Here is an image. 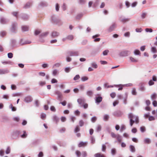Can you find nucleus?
Returning a JSON list of instances; mask_svg holds the SVG:
<instances>
[{
  "label": "nucleus",
  "instance_id": "obj_1",
  "mask_svg": "<svg viewBox=\"0 0 157 157\" xmlns=\"http://www.w3.org/2000/svg\"><path fill=\"white\" fill-rule=\"evenodd\" d=\"M128 118L130 119V125L131 127L132 126L135 122L136 124L139 123L138 117L134 115L132 113L128 114Z\"/></svg>",
  "mask_w": 157,
  "mask_h": 157
},
{
  "label": "nucleus",
  "instance_id": "obj_2",
  "mask_svg": "<svg viewBox=\"0 0 157 157\" xmlns=\"http://www.w3.org/2000/svg\"><path fill=\"white\" fill-rule=\"evenodd\" d=\"M51 22L55 24L60 25L61 24L60 20L55 15H52L51 16Z\"/></svg>",
  "mask_w": 157,
  "mask_h": 157
},
{
  "label": "nucleus",
  "instance_id": "obj_3",
  "mask_svg": "<svg viewBox=\"0 0 157 157\" xmlns=\"http://www.w3.org/2000/svg\"><path fill=\"white\" fill-rule=\"evenodd\" d=\"M131 54L130 51L127 50H123L120 52L119 55L121 57H126L128 56Z\"/></svg>",
  "mask_w": 157,
  "mask_h": 157
},
{
  "label": "nucleus",
  "instance_id": "obj_4",
  "mask_svg": "<svg viewBox=\"0 0 157 157\" xmlns=\"http://www.w3.org/2000/svg\"><path fill=\"white\" fill-rule=\"evenodd\" d=\"M21 134V131L16 130L13 132L11 134V137L13 139L18 138Z\"/></svg>",
  "mask_w": 157,
  "mask_h": 157
},
{
  "label": "nucleus",
  "instance_id": "obj_5",
  "mask_svg": "<svg viewBox=\"0 0 157 157\" xmlns=\"http://www.w3.org/2000/svg\"><path fill=\"white\" fill-rule=\"evenodd\" d=\"M117 27V25L115 23H113L106 30V32L110 33L113 32L114 30Z\"/></svg>",
  "mask_w": 157,
  "mask_h": 157
},
{
  "label": "nucleus",
  "instance_id": "obj_6",
  "mask_svg": "<svg viewBox=\"0 0 157 157\" xmlns=\"http://www.w3.org/2000/svg\"><path fill=\"white\" fill-rule=\"evenodd\" d=\"M117 97L119 99H123L124 103L125 104L127 103L126 101L128 97V93H125V95L124 97H123V96L121 94H118L117 96Z\"/></svg>",
  "mask_w": 157,
  "mask_h": 157
},
{
  "label": "nucleus",
  "instance_id": "obj_7",
  "mask_svg": "<svg viewBox=\"0 0 157 157\" xmlns=\"http://www.w3.org/2000/svg\"><path fill=\"white\" fill-rule=\"evenodd\" d=\"M33 100V98L31 96L28 95L25 97L24 101L27 103H29L32 102Z\"/></svg>",
  "mask_w": 157,
  "mask_h": 157
},
{
  "label": "nucleus",
  "instance_id": "obj_8",
  "mask_svg": "<svg viewBox=\"0 0 157 157\" xmlns=\"http://www.w3.org/2000/svg\"><path fill=\"white\" fill-rule=\"evenodd\" d=\"M48 34H49V32H44L42 33L40 35V41L41 42H43L44 41V40H43L41 39L43 37H44L47 36Z\"/></svg>",
  "mask_w": 157,
  "mask_h": 157
},
{
  "label": "nucleus",
  "instance_id": "obj_9",
  "mask_svg": "<svg viewBox=\"0 0 157 157\" xmlns=\"http://www.w3.org/2000/svg\"><path fill=\"white\" fill-rule=\"evenodd\" d=\"M17 23H13L12 24V27L11 28V31L13 33H15L17 30Z\"/></svg>",
  "mask_w": 157,
  "mask_h": 157
},
{
  "label": "nucleus",
  "instance_id": "obj_10",
  "mask_svg": "<svg viewBox=\"0 0 157 157\" xmlns=\"http://www.w3.org/2000/svg\"><path fill=\"white\" fill-rule=\"evenodd\" d=\"M9 22V20L3 17H0V23L2 24H5Z\"/></svg>",
  "mask_w": 157,
  "mask_h": 157
},
{
  "label": "nucleus",
  "instance_id": "obj_11",
  "mask_svg": "<svg viewBox=\"0 0 157 157\" xmlns=\"http://www.w3.org/2000/svg\"><path fill=\"white\" fill-rule=\"evenodd\" d=\"M68 55L72 56H78L79 55V54L78 51L70 52L68 53Z\"/></svg>",
  "mask_w": 157,
  "mask_h": 157
},
{
  "label": "nucleus",
  "instance_id": "obj_12",
  "mask_svg": "<svg viewBox=\"0 0 157 157\" xmlns=\"http://www.w3.org/2000/svg\"><path fill=\"white\" fill-rule=\"evenodd\" d=\"M28 136L27 134L26 133V132L25 130H23L22 131H21V134L20 136L22 138H25Z\"/></svg>",
  "mask_w": 157,
  "mask_h": 157
},
{
  "label": "nucleus",
  "instance_id": "obj_13",
  "mask_svg": "<svg viewBox=\"0 0 157 157\" xmlns=\"http://www.w3.org/2000/svg\"><path fill=\"white\" fill-rule=\"evenodd\" d=\"M59 35V33L56 31L52 32L51 34V36L52 38H55L58 37Z\"/></svg>",
  "mask_w": 157,
  "mask_h": 157
},
{
  "label": "nucleus",
  "instance_id": "obj_14",
  "mask_svg": "<svg viewBox=\"0 0 157 157\" xmlns=\"http://www.w3.org/2000/svg\"><path fill=\"white\" fill-rule=\"evenodd\" d=\"M85 101V100L84 98H81L78 99L77 102L81 106L84 104Z\"/></svg>",
  "mask_w": 157,
  "mask_h": 157
},
{
  "label": "nucleus",
  "instance_id": "obj_15",
  "mask_svg": "<svg viewBox=\"0 0 157 157\" xmlns=\"http://www.w3.org/2000/svg\"><path fill=\"white\" fill-rule=\"evenodd\" d=\"M97 96H99L98 97H96L95 98V102L98 103H99L101 102L102 101V98L101 97L99 96L100 94H98Z\"/></svg>",
  "mask_w": 157,
  "mask_h": 157
},
{
  "label": "nucleus",
  "instance_id": "obj_16",
  "mask_svg": "<svg viewBox=\"0 0 157 157\" xmlns=\"http://www.w3.org/2000/svg\"><path fill=\"white\" fill-rule=\"evenodd\" d=\"M123 114L119 110H117L115 111L113 113V115L117 117H120Z\"/></svg>",
  "mask_w": 157,
  "mask_h": 157
},
{
  "label": "nucleus",
  "instance_id": "obj_17",
  "mask_svg": "<svg viewBox=\"0 0 157 157\" xmlns=\"http://www.w3.org/2000/svg\"><path fill=\"white\" fill-rule=\"evenodd\" d=\"M9 71L6 69H0V74H4L8 73Z\"/></svg>",
  "mask_w": 157,
  "mask_h": 157
},
{
  "label": "nucleus",
  "instance_id": "obj_18",
  "mask_svg": "<svg viewBox=\"0 0 157 157\" xmlns=\"http://www.w3.org/2000/svg\"><path fill=\"white\" fill-rule=\"evenodd\" d=\"M39 5L40 6L44 7L47 6L48 5V3L46 2L42 1L40 3Z\"/></svg>",
  "mask_w": 157,
  "mask_h": 157
},
{
  "label": "nucleus",
  "instance_id": "obj_19",
  "mask_svg": "<svg viewBox=\"0 0 157 157\" xmlns=\"http://www.w3.org/2000/svg\"><path fill=\"white\" fill-rule=\"evenodd\" d=\"M11 45L13 48L15 47L16 46V41L14 39H12L11 40Z\"/></svg>",
  "mask_w": 157,
  "mask_h": 157
},
{
  "label": "nucleus",
  "instance_id": "obj_20",
  "mask_svg": "<svg viewBox=\"0 0 157 157\" xmlns=\"http://www.w3.org/2000/svg\"><path fill=\"white\" fill-rule=\"evenodd\" d=\"M29 16L26 14H23L21 16V18L23 20H27L29 19Z\"/></svg>",
  "mask_w": 157,
  "mask_h": 157
},
{
  "label": "nucleus",
  "instance_id": "obj_21",
  "mask_svg": "<svg viewBox=\"0 0 157 157\" xmlns=\"http://www.w3.org/2000/svg\"><path fill=\"white\" fill-rule=\"evenodd\" d=\"M86 94L88 96L91 97L94 94L93 91L91 90H87L86 92Z\"/></svg>",
  "mask_w": 157,
  "mask_h": 157
},
{
  "label": "nucleus",
  "instance_id": "obj_22",
  "mask_svg": "<svg viewBox=\"0 0 157 157\" xmlns=\"http://www.w3.org/2000/svg\"><path fill=\"white\" fill-rule=\"evenodd\" d=\"M32 5V3L31 2H28L24 5L23 8L27 9L29 8Z\"/></svg>",
  "mask_w": 157,
  "mask_h": 157
},
{
  "label": "nucleus",
  "instance_id": "obj_23",
  "mask_svg": "<svg viewBox=\"0 0 157 157\" xmlns=\"http://www.w3.org/2000/svg\"><path fill=\"white\" fill-rule=\"evenodd\" d=\"M23 40L22 39L20 40V43L21 45H22L25 44H30L31 43V42L30 41H25L23 42Z\"/></svg>",
  "mask_w": 157,
  "mask_h": 157
},
{
  "label": "nucleus",
  "instance_id": "obj_24",
  "mask_svg": "<svg viewBox=\"0 0 157 157\" xmlns=\"http://www.w3.org/2000/svg\"><path fill=\"white\" fill-rule=\"evenodd\" d=\"M129 149L130 151L132 153H134L136 151L135 147L132 145H130L129 146Z\"/></svg>",
  "mask_w": 157,
  "mask_h": 157
},
{
  "label": "nucleus",
  "instance_id": "obj_25",
  "mask_svg": "<svg viewBox=\"0 0 157 157\" xmlns=\"http://www.w3.org/2000/svg\"><path fill=\"white\" fill-rule=\"evenodd\" d=\"M56 94L58 96V99L60 100L62 98V94L59 91L56 92Z\"/></svg>",
  "mask_w": 157,
  "mask_h": 157
},
{
  "label": "nucleus",
  "instance_id": "obj_26",
  "mask_svg": "<svg viewBox=\"0 0 157 157\" xmlns=\"http://www.w3.org/2000/svg\"><path fill=\"white\" fill-rule=\"evenodd\" d=\"M21 29L22 31H27L29 30V27L27 26H21Z\"/></svg>",
  "mask_w": 157,
  "mask_h": 157
},
{
  "label": "nucleus",
  "instance_id": "obj_27",
  "mask_svg": "<svg viewBox=\"0 0 157 157\" xmlns=\"http://www.w3.org/2000/svg\"><path fill=\"white\" fill-rule=\"evenodd\" d=\"M157 97V94L155 93H154L151 95V98L152 100L154 101L156 99Z\"/></svg>",
  "mask_w": 157,
  "mask_h": 157
},
{
  "label": "nucleus",
  "instance_id": "obj_28",
  "mask_svg": "<svg viewBox=\"0 0 157 157\" xmlns=\"http://www.w3.org/2000/svg\"><path fill=\"white\" fill-rule=\"evenodd\" d=\"M144 142L145 144H149L151 143V140L149 138H145L144 140Z\"/></svg>",
  "mask_w": 157,
  "mask_h": 157
},
{
  "label": "nucleus",
  "instance_id": "obj_29",
  "mask_svg": "<svg viewBox=\"0 0 157 157\" xmlns=\"http://www.w3.org/2000/svg\"><path fill=\"white\" fill-rule=\"evenodd\" d=\"M94 156L95 157H105V156L104 155L99 153L95 154Z\"/></svg>",
  "mask_w": 157,
  "mask_h": 157
},
{
  "label": "nucleus",
  "instance_id": "obj_30",
  "mask_svg": "<svg viewBox=\"0 0 157 157\" xmlns=\"http://www.w3.org/2000/svg\"><path fill=\"white\" fill-rule=\"evenodd\" d=\"M130 19L129 18H124L121 19L120 21L123 23H124L130 20Z\"/></svg>",
  "mask_w": 157,
  "mask_h": 157
},
{
  "label": "nucleus",
  "instance_id": "obj_31",
  "mask_svg": "<svg viewBox=\"0 0 157 157\" xmlns=\"http://www.w3.org/2000/svg\"><path fill=\"white\" fill-rule=\"evenodd\" d=\"M91 66L94 68L96 69L98 68V66L96 63L93 62L91 63Z\"/></svg>",
  "mask_w": 157,
  "mask_h": 157
},
{
  "label": "nucleus",
  "instance_id": "obj_32",
  "mask_svg": "<svg viewBox=\"0 0 157 157\" xmlns=\"http://www.w3.org/2000/svg\"><path fill=\"white\" fill-rule=\"evenodd\" d=\"M78 2L79 4L83 5L86 3V0H78Z\"/></svg>",
  "mask_w": 157,
  "mask_h": 157
},
{
  "label": "nucleus",
  "instance_id": "obj_33",
  "mask_svg": "<svg viewBox=\"0 0 157 157\" xmlns=\"http://www.w3.org/2000/svg\"><path fill=\"white\" fill-rule=\"evenodd\" d=\"M151 51L153 53H155L157 52L156 48L154 47H152L151 48Z\"/></svg>",
  "mask_w": 157,
  "mask_h": 157
},
{
  "label": "nucleus",
  "instance_id": "obj_34",
  "mask_svg": "<svg viewBox=\"0 0 157 157\" xmlns=\"http://www.w3.org/2000/svg\"><path fill=\"white\" fill-rule=\"evenodd\" d=\"M111 154L112 155H114L116 154V150L115 148H113L111 149Z\"/></svg>",
  "mask_w": 157,
  "mask_h": 157
},
{
  "label": "nucleus",
  "instance_id": "obj_35",
  "mask_svg": "<svg viewBox=\"0 0 157 157\" xmlns=\"http://www.w3.org/2000/svg\"><path fill=\"white\" fill-rule=\"evenodd\" d=\"M18 12H13L11 13L12 15L15 17L17 19L18 18V17L17 15V14H18Z\"/></svg>",
  "mask_w": 157,
  "mask_h": 157
},
{
  "label": "nucleus",
  "instance_id": "obj_36",
  "mask_svg": "<svg viewBox=\"0 0 157 157\" xmlns=\"http://www.w3.org/2000/svg\"><path fill=\"white\" fill-rule=\"evenodd\" d=\"M116 138L119 143L121 142L122 141V137L119 135L117 134V136Z\"/></svg>",
  "mask_w": 157,
  "mask_h": 157
},
{
  "label": "nucleus",
  "instance_id": "obj_37",
  "mask_svg": "<svg viewBox=\"0 0 157 157\" xmlns=\"http://www.w3.org/2000/svg\"><path fill=\"white\" fill-rule=\"evenodd\" d=\"M134 53L136 55H140V51L137 49H136L134 50Z\"/></svg>",
  "mask_w": 157,
  "mask_h": 157
},
{
  "label": "nucleus",
  "instance_id": "obj_38",
  "mask_svg": "<svg viewBox=\"0 0 157 157\" xmlns=\"http://www.w3.org/2000/svg\"><path fill=\"white\" fill-rule=\"evenodd\" d=\"M132 94L133 95H136L137 93L136 91V89L135 88H133L132 89Z\"/></svg>",
  "mask_w": 157,
  "mask_h": 157
},
{
  "label": "nucleus",
  "instance_id": "obj_39",
  "mask_svg": "<svg viewBox=\"0 0 157 157\" xmlns=\"http://www.w3.org/2000/svg\"><path fill=\"white\" fill-rule=\"evenodd\" d=\"M109 118V116L108 115L105 114L103 117V119L105 121H107Z\"/></svg>",
  "mask_w": 157,
  "mask_h": 157
},
{
  "label": "nucleus",
  "instance_id": "obj_40",
  "mask_svg": "<svg viewBox=\"0 0 157 157\" xmlns=\"http://www.w3.org/2000/svg\"><path fill=\"white\" fill-rule=\"evenodd\" d=\"M86 144V142H80L78 144V147H81L83 146Z\"/></svg>",
  "mask_w": 157,
  "mask_h": 157
},
{
  "label": "nucleus",
  "instance_id": "obj_41",
  "mask_svg": "<svg viewBox=\"0 0 157 157\" xmlns=\"http://www.w3.org/2000/svg\"><path fill=\"white\" fill-rule=\"evenodd\" d=\"M53 120L54 121H55L56 122H57L58 121L59 119L57 116L55 115H54L53 116Z\"/></svg>",
  "mask_w": 157,
  "mask_h": 157
},
{
  "label": "nucleus",
  "instance_id": "obj_42",
  "mask_svg": "<svg viewBox=\"0 0 157 157\" xmlns=\"http://www.w3.org/2000/svg\"><path fill=\"white\" fill-rule=\"evenodd\" d=\"M62 8L63 11H65L66 10L67 6L65 3H63V5L62 6Z\"/></svg>",
  "mask_w": 157,
  "mask_h": 157
},
{
  "label": "nucleus",
  "instance_id": "obj_43",
  "mask_svg": "<svg viewBox=\"0 0 157 157\" xmlns=\"http://www.w3.org/2000/svg\"><path fill=\"white\" fill-rule=\"evenodd\" d=\"M88 79V78L86 76H83L81 78V80L82 82H85Z\"/></svg>",
  "mask_w": 157,
  "mask_h": 157
},
{
  "label": "nucleus",
  "instance_id": "obj_44",
  "mask_svg": "<svg viewBox=\"0 0 157 157\" xmlns=\"http://www.w3.org/2000/svg\"><path fill=\"white\" fill-rule=\"evenodd\" d=\"M6 35V32L5 31H1L0 33V36L2 37H4Z\"/></svg>",
  "mask_w": 157,
  "mask_h": 157
},
{
  "label": "nucleus",
  "instance_id": "obj_45",
  "mask_svg": "<svg viewBox=\"0 0 157 157\" xmlns=\"http://www.w3.org/2000/svg\"><path fill=\"white\" fill-rule=\"evenodd\" d=\"M81 155L82 157H86L87 155V152L86 151H83L82 152Z\"/></svg>",
  "mask_w": 157,
  "mask_h": 157
},
{
  "label": "nucleus",
  "instance_id": "obj_46",
  "mask_svg": "<svg viewBox=\"0 0 157 157\" xmlns=\"http://www.w3.org/2000/svg\"><path fill=\"white\" fill-rule=\"evenodd\" d=\"M97 118L96 116H94L91 119V121L92 122H95L97 120Z\"/></svg>",
  "mask_w": 157,
  "mask_h": 157
},
{
  "label": "nucleus",
  "instance_id": "obj_47",
  "mask_svg": "<svg viewBox=\"0 0 157 157\" xmlns=\"http://www.w3.org/2000/svg\"><path fill=\"white\" fill-rule=\"evenodd\" d=\"M83 14L80 13L78 14L76 17V18L77 19H79L83 16Z\"/></svg>",
  "mask_w": 157,
  "mask_h": 157
},
{
  "label": "nucleus",
  "instance_id": "obj_48",
  "mask_svg": "<svg viewBox=\"0 0 157 157\" xmlns=\"http://www.w3.org/2000/svg\"><path fill=\"white\" fill-rule=\"evenodd\" d=\"M58 73V71L56 69H54L52 71V75L55 76H56L57 73Z\"/></svg>",
  "mask_w": 157,
  "mask_h": 157
},
{
  "label": "nucleus",
  "instance_id": "obj_49",
  "mask_svg": "<svg viewBox=\"0 0 157 157\" xmlns=\"http://www.w3.org/2000/svg\"><path fill=\"white\" fill-rule=\"evenodd\" d=\"M106 149V146L105 144H103L102 145L101 150L103 152H105Z\"/></svg>",
  "mask_w": 157,
  "mask_h": 157
},
{
  "label": "nucleus",
  "instance_id": "obj_50",
  "mask_svg": "<svg viewBox=\"0 0 157 157\" xmlns=\"http://www.w3.org/2000/svg\"><path fill=\"white\" fill-rule=\"evenodd\" d=\"M66 38L70 40H72L73 39L74 37L73 35H71L67 36Z\"/></svg>",
  "mask_w": 157,
  "mask_h": 157
},
{
  "label": "nucleus",
  "instance_id": "obj_51",
  "mask_svg": "<svg viewBox=\"0 0 157 157\" xmlns=\"http://www.w3.org/2000/svg\"><path fill=\"white\" fill-rule=\"evenodd\" d=\"M79 124L80 127H82L84 124V122L82 120H80L79 121Z\"/></svg>",
  "mask_w": 157,
  "mask_h": 157
},
{
  "label": "nucleus",
  "instance_id": "obj_52",
  "mask_svg": "<svg viewBox=\"0 0 157 157\" xmlns=\"http://www.w3.org/2000/svg\"><path fill=\"white\" fill-rule=\"evenodd\" d=\"M80 130V128L78 126H76L74 130V132L75 133H76L79 131Z\"/></svg>",
  "mask_w": 157,
  "mask_h": 157
},
{
  "label": "nucleus",
  "instance_id": "obj_53",
  "mask_svg": "<svg viewBox=\"0 0 157 157\" xmlns=\"http://www.w3.org/2000/svg\"><path fill=\"white\" fill-rule=\"evenodd\" d=\"M46 117V114L45 113H42L41 114L40 117L41 118L44 120Z\"/></svg>",
  "mask_w": 157,
  "mask_h": 157
},
{
  "label": "nucleus",
  "instance_id": "obj_54",
  "mask_svg": "<svg viewBox=\"0 0 157 157\" xmlns=\"http://www.w3.org/2000/svg\"><path fill=\"white\" fill-rule=\"evenodd\" d=\"M80 78V76L78 75H77L73 79L74 81H76L79 79Z\"/></svg>",
  "mask_w": 157,
  "mask_h": 157
},
{
  "label": "nucleus",
  "instance_id": "obj_55",
  "mask_svg": "<svg viewBox=\"0 0 157 157\" xmlns=\"http://www.w3.org/2000/svg\"><path fill=\"white\" fill-rule=\"evenodd\" d=\"M124 36L125 37H129L130 36V33L129 32H128L125 33Z\"/></svg>",
  "mask_w": 157,
  "mask_h": 157
},
{
  "label": "nucleus",
  "instance_id": "obj_56",
  "mask_svg": "<svg viewBox=\"0 0 157 157\" xmlns=\"http://www.w3.org/2000/svg\"><path fill=\"white\" fill-rule=\"evenodd\" d=\"M10 147H8L6 148L5 152L6 154H8L10 153Z\"/></svg>",
  "mask_w": 157,
  "mask_h": 157
},
{
  "label": "nucleus",
  "instance_id": "obj_57",
  "mask_svg": "<svg viewBox=\"0 0 157 157\" xmlns=\"http://www.w3.org/2000/svg\"><path fill=\"white\" fill-rule=\"evenodd\" d=\"M129 58L131 61L132 62H137L138 61L137 60L132 57H130Z\"/></svg>",
  "mask_w": 157,
  "mask_h": 157
},
{
  "label": "nucleus",
  "instance_id": "obj_58",
  "mask_svg": "<svg viewBox=\"0 0 157 157\" xmlns=\"http://www.w3.org/2000/svg\"><path fill=\"white\" fill-rule=\"evenodd\" d=\"M70 119L71 121L74 123L76 119V118L75 116H71L70 117Z\"/></svg>",
  "mask_w": 157,
  "mask_h": 157
},
{
  "label": "nucleus",
  "instance_id": "obj_59",
  "mask_svg": "<svg viewBox=\"0 0 157 157\" xmlns=\"http://www.w3.org/2000/svg\"><path fill=\"white\" fill-rule=\"evenodd\" d=\"M109 50L108 49H106L103 52V55L104 56H106L107 55L108 53L109 52Z\"/></svg>",
  "mask_w": 157,
  "mask_h": 157
},
{
  "label": "nucleus",
  "instance_id": "obj_60",
  "mask_svg": "<svg viewBox=\"0 0 157 157\" xmlns=\"http://www.w3.org/2000/svg\"><path fill=\"white\" fill-rule=\"evenodd\" d=\"M56 11H58L59 10V6L58 3H56Z\"/></svg>",
  "mask_w": 157,
  "mask_h": 157
},
{
  "label": "nucleus",
  "instance_id": "obj_61",
  "mask_svg": "<svg viewBox=\"0 0 157 157\" xmlns=\"http://www.w3.org/2000/svg\"><path fill=\"white\" fill-rule=\"evenodd\" d=\"M125 129V126L124 125H122L121 126L120 132H122Z\"/></svg>",
  "mask_w": 157,
  "mask_h": 157
},
{
  "label": "nucleus",
  "instance_id": "obj_62",
  "mask_svg": "<svg viewBox=\"0 0 157 157\" xmlns=\"http://www.w3.org/2000/svg\"><path fill=\"white\" fill-rule=\"evenodd\" d=\"M39 85L42 86L46 84V82L45 81H41L39 82Z\"/></svg>",
  "mask_w": 157,
  "mask_h": 157
},
{
  "label": "nucleus",
  "instance_id": "obj_63",
  "mask_svg": "<svg viewBox=\"0 0 157 157\" xmlns=\"http://www.w3.org/2000/svg\"><path fill=\"white\" fill-rule=\"evenodd\" d=\"M140 130L141 132H144L145 131V128L144 126H142L140 127Z\"/></svg>",
  "mask_w": 157,
  "mask_h": 157
},
{
  "label": "nucleus",
  "instance_id": "obj_64",
  "mask_svg": "<svg viewBox=\"0 0 157 157\" xmlns=\"http://www.w3.org/2000/svg\"><path fill=\"white\" fill-rule=\"evenodd\" d=\"M71 69V68L70 67H67L65 68L64 70L66 72L68 73L70 71Z\"/></svg>",
  "mask_w": 157,
  "mask_h": 157
}]
</instances>
